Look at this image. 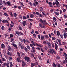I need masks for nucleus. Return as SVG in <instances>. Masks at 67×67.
Returning <instances> with one entry per match:
<instances>
[{
  "label": "nucleus",
  "mask_w": 67,
  "mask_h": 67,
  "mask_svg": "<svg viewBox=\"0 0 67 67\" xmlns=\"http://www.w3.org/2000/svg\"><path fill=\"white\" fill-rule=\"evenodd\" d=\"M50 52H49L51 53L52 54H53V53L54 54H56L57 53L56 51H55V50H54L53 49H50Z\"/></svg>",
  "instance_id": "1"
},
{
  "label": "nucleus",
  "mask_w": 67,
  "mask_h": 67,
  "mask_svg": "<svg viewBox=\"0 0 67 67\" xmlns=\"http://www.w3.org/2000/svg\"><path fill=\"white\" fill-rule=\"evenodd\" d=\"M24 58L25 60L27 62H29L31 60L30 57H26L25 56L24 57Z\"/></svg>",
  "instance_id": "2"
},
{
  "label": "nucleus",
  "mask_w": 67,
  "mask_h": 67,
  "mask_svg": "<svg viewBox=\"0 0 67 67\" xmlns=\"http://www.w3.org/2000/svg\"><path fill=\"white\" fill-rule=\"evenodd\" d=\"M26 22V21H25V20H23L22 24L23 26L25 27V26Z\"/></svg>",
  "instance_id": "3"
},
{
  "label": "nucleus",
  "mask_w": 67,
  "mask_h": 67,
  "mask_svg": "<svg viewBox=\"0 0 67 67\" xmlns=\"http://www.w3.org/2000/svg\"><path fill=\"white\" fill-rule=\"evenodd\" d=\"M22 63L23 64H22L23 67L27 65V64L24 61H22Z\"/></svg>",
  "instance_id": "4"
},
{
  "label": "nucleus",
  "mask_w": 67,
  "mask_h": 67,
  "mask_svg": "<svg viewBox=\"0 0 67 67\" xmlns=\"http://www.w3.org/2000/svg\"><path fill=\"white\" fill-rule=\"evenodd\" d=\"M32 49L33 51H32L31 52H33L35 53L36 52V48L33 47L32 48Z\"/></svg>",
  "instance_id": "5"
},
{
  "label": "nucleus",
  "mask_w": 67,
  "mask_h": 67,
  "mask_svg": "<svg viewBox=\"0 0 67 67\" xmlns=\"http://www.w3.org/2000/svg\"><path fill=\"white\" fill-rule=\"evenodd\" d=\"M6 3L9 6H11V4L10 2L8 1Z\"/></svg>",
  "instance_id": "6"
},
{
  "label": "nucleus",
  "mask_w": 67,
  "mask_h": 67,
  "mask_svg": "<svg viewBox=\"0 0 67 67\" xmlns=\"http://www.w3.org/2000/svg\"><path fill=\"white\" fill-rule=\"evenodd\" d=\"M12 45L15 48H16V49H18V46L16 45L14 43H13Z\"/></svg>",
  "instance_id": "7"
},
{
  "label": "nucleus",
  "mask_w": 67,
  "mask_h": 67,
  "mask_svg": "<svg viewBox=\"0 0 67 67\" xmlns=\"http://www.w3.org/2000/svg\"><path fill=\"white\" fill-rule=\"evenodd\" d=\"M43 20H42L41 18H40V19H39V21L40 22V23H41L42 24H44V22L43 21Z\"/></svg>",
  "instance_id": "8"
},
{
  "label": "nucleus",
  "mask_w": 67,
  "mask_h": 67,
  "mask_svg": "<svg viewBox=\"0 0 67 67\" xmlns=\"http://www.w3.org/2000/svg\"><path fill=\"white\" fill-rule=\"evenodd\" d=\"M55 50H56L57 51V49L58 48V46L57 45V44L55 43Z\"/></svg>",
  "instance_id": "9"
},
{
  "label": "nucleus",
  "mask_w": 67,
  "mask_h": 67,
  "mask_svg": "<svg viewBox=\"0 0 67 67\" xmlns=\"http://www.w3.org/2000/svg\"><path fill=\"white\" fill-rule=\"evenodd\" d=\"M8 50L9 51L11 52V51L12 49L11 48V47H10V46H8Z\"/></svg>",
  "instance_id": "10"
},
{
  "label": "nucleus",
  "mask_w": 67,
  "mask_h": 67,
  "mask_svg": "<svg viewBox=\"0 0 67 67\" xmlns=\"http://www.w3.org/2000/svg\"><path fill=\"white\" fill-rule=\"evenodd\" d=\"M30 17H31L32 18H34V15H33L32 14H30Z\"/></svg>",
  "instance_id": "11"
},
{
  "label": "nucleus",
  "mask_w": 67,
  "mask_h": 67,
  "mask_svg": "<svg viewBox=\"0 0 67 67\" xmlns=\"http://www.w3.org/2000/svg\"><path fill=\"white\" fill-rule=\"evenodd\" d=\"M63 36L65 38H66L67 37V35L66 34L64 33L63 34Z\"/></svg>",
  "instance_id": "12"
},
{
  "label": "nucleus",
  "mask_w": 67,
  "mask_h": 67,
  "mask_svg": "<svg viewBox=\"0 0 67 67\" xmlns=\"http://www.w3.org/2000/svg\"><path fill=\"white\" fill-rule=\"evenodd\" d=\"M2 48L4 49L5 48V45L3 44H2L1 46Z\"/></svg>",
  "instance_id": "13"
},
{
  "label": "nucleus",
  "mask_w": 67,
  "mask_h": 67,
  "mask_svg": "<svg viewBox=\"0 0 67 67\" xmlns=\"http://www.w3.org/2000/svg\"><path fill=\"white\" fill-rule=\"evenodd\" d=\"M57 34L58 36H59L60 35V33L59 31H57Z\"/></svg>",
  "instance_id": "14"
},
{
  "label": "nucleus",
  "mask_w": 67,
  "mask_h": 67,
  "mask_svg": "<svg viewBox=\"0 0 67 67\" xmlns=\"http://www.w3.org/2000/svg\"><path fill=\"white\" fill-rule=\"evenodd\" d=\"M40 10L41 12L43 11L44 10L43 8L42 7H40Z\"/></svg>",
  "instance_id": "15"
},
{
  "label": "nucleus",
  "mask_w": 67,
  "mask_h": 67,
  "mask_svg": "<svg viewBox=\"0 0 67 67\" xmlns=\"http://www.w3.org/2000/svg\"><path fill=\"white\" fill-rule=\"evenodd\" d=\"M7 54L8 55H10V56L11 55L10 53L8 51H7Z\"/></svg>",
  "instance_id": "16"
},
{
  "label": "nucleus",
  "mask_w": 67,
  "mask_h": 67,
  "mask_svg": "<svg viewBox=\"0 0 67 67\" xmlns=\"http://www.w3.org/2000/svg\"><path fill=\"white\" fill-rule=\"evenodd\" d=\"M18 28L19 30H22V28L21 26H19L18 27Z\"/></svg>",
  "instance_id": "17"
},
{
  "label": "nucleus",
  "mask_w": 67,
  "mask_h": 67,
  "mask_svg": "<svg viewBox=\"0 0 67 67\" xmlns=\"http://www.w3.org/2000/svg\"><path fill=\"white\" fill-rule=\"evenodd\" d=\"M47 44H48V47H51V44L49 42Z\"/></svg>",
  "instance_id": "18"
},
{
  "label": "nucleus",
  "mask_w": 67,
  "mask_h": 67,
  "mask_svg": "<svg viewBox=\"0 0 67 67\" xmlns=\"http://www.w3.org/2000/svg\"><path fill=\"white\" fill-rule=\"evenodd\" d=\"M16 61L18 62H20V60L18 57L16 59Z\"/></svg>",
  "instance_id": "19"
},
{
  "label": "nucleus",
  "mask_w": 67,
  "mask_h": 67,
  "mask_svg": "<svg viewBox=\"0 0 67 67\" xmlns=\"http://www.w3.org/2000/svg\"><path fill=\"white\" fill-rule=\"evenodd\" d=\"M55 2L58 4H59V2L58 1V0H55Z\"/></svg>",
  "instance_id": "20"
},
{
  "label": "nucleus",
  "mask_w": 67,
  "mask_h": 67,
  "mask_svg": "<svg viewBox=\"0 0 67 67\" xmlns=\"http://www.w3.org/2000/svg\"><path fill=\"white\" fill-rule=\"evenodd\" d=\"M24 50L26 52H28V49L26 47L24 48Z\"/></svg>",
  "instance_id": "21"
},
{
  "label": "nucleus",
  "mask_w": 67,
  "mask_h": 67,
  "mask_svg": "<svg viewBox=\"0 0 67 67\" xmlns=\"http://www.w3.org/2000/svg\"><path fill=\"white\" fill-rule=\"evenodd\" d=\"M42 15H43V16H44L45 17L47 16H46V14H44V13H43V12H42Z\"/></svg>",
  "instance_id": "22"
},
{
  "label": "nucleus",
  "mask_w": 67,
  "mask_h": 67,
  "mask_svg": "<svg viewBox=\"0 0 67 67\" xmlns=\"http://www.w3.org/2000/svg\"><path fill=\"white\" fill-rule=\"evenodd\" d=\"M63 55L65 57H67V54L66 53H64L63 54Z\"/></svg>",
  "instance_id": "23"
},
{
  "label": "nucleus",
  "mask_w": 67,
  "mask_h": 67,
  "mask_svg": "<svg viewBox=\"0 0 67 67\" xmlns=\"http://www.w3.org/2000/svg\"><path fill=\"white\" fill-rule=\"evenodd\" d=\"M3 4H4V5H6L7 4V3H5V1H3Z\"/></svg>",
  "instance_id": "24"
},
{
  "label": "nucleus",
  "mask_w": 67,
  "mask_h": 67,
  "mask_svg": "<svg viewBox=\"0 0 67 67\" xmlns=\"http://www.w3.org/2000/svg\"><path fill=\"white\" fill-rule=\"evenodd\" d=\"M23 19L26 20L27 19V17L25 16H23Z\"/></svg>",
  "instance_id": "25"
},
{
  "label": "nucleus",
  "mask_w": 67,
  "mask_h": 67,
  "mask_svg": "<svg viewBox=\"0 0 67 67\" xmlns=\"http://www.w3.org/2000/svg\"><path fill=\"white\" fill-rule=\"evenodd\" d=\"M31 41V43L34 46H36V44H35V43H34V42L32 41Z\"/></svg>",
  "instance_id": "26"
},
{
  "label": "nucleus",
  "mask_w": 67,
  "mask_h": 67,
  "mask_svg": "<svg viewBox=\"0 0 67 67\" xmlns=\"http://www.w3.org/2000/svg\"><path fill=\"white\" fill-rule=\"evenodd\" d=\"M48 4L49 5H52L53 4V3L51 2H48Z\"/></svg>",
  "instance_id": "27"
},
{
  "label": "nucleus",
  "mask_w": 67,
  "mask_h": 67,
  "mask_svg": "<svg viewBox=\"0 0 67 67\" xmlns=\"http://www.w3.org/2000/svg\"><path fill=\"white\" fill-rule=\"evenodd\" d=\"M44 38V36H41V40H43Z\"/></svg>",
  "instance_id": "28"
},
{
  "label": "nucleus",
  "mask_w": 67,
  "mask_h": 67,
  "mask_svg": "<svg viewBox=\"0 0 67 67\" xmlns=\"http://www.w3.org/2000/svg\"><path fill=\"white\" fill-rule=\"evenodd\" d=\"M35 45H36L38 47H42V46L40 45H39L38 44L36 43Z\"/></svg>",
  "instance_id": "29"
},
{
  "label": "nucleus",
  "mask_w": 67,
  "mask_h": 67,
  "mask_svg": "<svg viewBox=\"0 0 67 67\" xmlns=\"http://www.w3.org/2000/svg\"><path fill=\"white\" fill-rule=\"evenodd\" d=\"M10 67H12L13 66V65L12 63V62H10Z\"/></svg>",
  "instance_id": "30"
},
{
  "label": "nucleus",
  "mask_w": 67,
  "mask_h": 67,
  "mask_svg": "<svg viewBox=\"0 0 67 67\" xmlns=\"http://www.w3.org/2000/svg\"><path fill=\"white\" fill-rule=\"evenodd\" d=\"M21 49L22 50L24 48V46L23 45H22L21 46Z\"/></svg>",
  "instance_id": "31"
},
{
  "label": "nucleus",
  "mask_w": 67,
  "mask_h": 67,
  "mask_svg": "<svg viewBox=\"0 0 67 67\" xmlns=\"http://www.w3.org/2000/svg\"><path fill=\"white\" fill-rule=\"evenodd\" d=\"M34 65H35L34 64V63H31V67H33Z\"/></svg>",
  "instance_id": "32"
},
{
  "label": "nucleus",
  "mask_w": 67,
  "mask_h": 67,
  "mask_svg": "<svg viewBox=\"0 0 67 67\" xmlns=\"http://www.w3.org/2000/svg\"><path fill=\"white\" fill-rule=\"evenodd\" d=\"M4 29V26H2L1 27V29L2 30H3Z\"/></svg>",
  "instance_id": "33"
},
{
  "label": "nucleus",
  "mask_w": 67,
  "mask_h": 67,
  "mask_svg": "<svg viewBox=\"0 0 67 67\" xmlns=\"http://www.w3.org/2000/svg\"><path fill=\"white\" fill-rule=\"evenodd\" d=\"M36 14L39 16V15H40V13H39V12H36Z\"/></svg>",
  "instance_id": "34"
},
{
  "label": "nucleus",
  "mask_w": 67,
  "mask_h": 67,
  "mask_svg": "<svg viewBox=\"0 0 67 67\" xmlns=\"http://www.w3.org/2000/svg\"><path fill=\"white\" fill-rule=\"evenodd\" d=\"M55 15H57V16H59V14L58 13H57V12H55Z\"/></svg>",
  "instance_id": "35"
},
{
  "label": "nucleus",
  "mask_w": 67,
  "mask_h": 67,
  "mask_svg": "<svg viewBox=\"0 0 67 67\" xmlns=\"http://www.w3.org/2000/svg\"><path fill=\"white\" fill-rule=\"evenodd\" d=\"M60 38H61L62 39H63V35H60Z\"/></svg>",
  "instance_id": "36"
},
{
  "label": "nucleus",
  "mask_w": 67,
  "mask_h": 67,
  "mask_svg": "<svg viewBox=\"0 0 67 67\" xmlns=\"http://www.w3.org/2000/svg\"><path fill=\"white\" fill-rule=\"evenodd\" d=\"M52 39L53 40H55L56 39V38L55 37H53L52 38Z\"/></svg>",
  "instance_id": "37"
},
{
  "label": "nucleus",
  "mask_w": 67,
  "mask_h": 67,
  "mask_svg": "<svg viewBox=\"0 0 67 67\" xmlns=\"http://www.w3.org/2000/svg\"><path fill=\"white\" fill-rule=\"evenodd\" d=\"M19 39H20V41H21V42H22V43L23 42V40L21 38H20Z\"/></svg>",
  "instance_id": "38"
},
{
  "label": "nucleus",
  "mask_w": 67,
  "mask_h": 67,
  "mask_svg": "<svg viewBox=\"0 0 67 67\" xmlns=\"http://www.w3.org/2000/svg\"><path fill=\"white\" fill-rule=\"evenodd\" d=\"M39 26H40L41 28H42L43 26L41 25V24H39Z\"/></svg>",
  "instance_id": "39"
},
{
  "label": "nucleus",
  "mask_w": 67,
  "mask_h": 67,
  "mask_svg": "<svg viewBox=\"0 0 67 67\" xmlns=\"http://www.w3.org/2000/svg\"><path fill=\"white\" fill-rule=\"evenodd\" d=\"M15 33H16V34L18 35H19V31H15Z\"/></svg>",
  "instance_id": "40"
},
{
  "label": "nucleus",
  "mask_w": 67,
  "mask_h": 67,
  "mask_svg": "<svg viewBox=\"0 0 67 67\" xmlns=\"http://www.w3.org/2000/svg\"><path fill=\"white\" fill-rule=\"evenodd\" d=\"M53 20L55 21L57 20V19L56 18H55V17H53Z\"/></svg>",
  "instance_id": "41"
},
{
  "label": "nucleus",
  "mask_w": 67,
  "mask_h": 67,
  "mask_svg": "<svg viewBox=\"0 0 67 67\" xmlns=\"http://www.w3.org/2000/svg\"><path fill=\"white\" fill-rule=\"evenodd\" d=\"M34 65H38V63L37 62L35 63H34Z\"/></svg>",
  "instance_id": "42"
},
{
  "label": "nucleus",
  "mask_w": 67,
  "mask_h": 67,
  "mask_svg": "<svg viewBox=\"0 0 67 67\" xmlns=\"http://www.w3.org/2000/svg\"><path fill=\"white\" fill-rule=\"evenodd\" d=\"M14 40L13 39H11V41L12 43H14Z\"/></svg>",
  "instance_id": "43"
},
{
  "label": "nucleus",
  "mask_w": 67,
  "mask_h": 67,
  "mask_svg": "<svg viewBox=\"0 0 67 67\" xmlns=\"http://www.w3.org/2000/svg\"><path fill=\"white\" fill-rule=\"evenodd\" d=\"M43 15H42V14H40V15H39V17H41V18H42L43 17Z\"/></svg>",
  "instance_id": "44"
},
{
  "label": "nucleus",
  "mask_w": 67,
  "mask_h": 67,
  "mask_svg": "<svg viewBox=\"0 0 67 67\" xmlns=\"http://www.w3.org/2000/svg\"><path fill=\"white\" fill-rule=\"evenodd\" d=\"M23 35V33L19 32V35Z\"/></svg>",
  "instance_id": "45"
},
{
  "label": "nucleus",
  "mask_w": 67,
  "mask_h": 67,
  "mask_svg": "<svg viewBox=\"0 0 67 67\" xmlns=\"http://www.w3.org/2000/svg\"><path fill=\"white\" fill-rule=\"evenodd\" d=\"M64 18H67V16L66 15H64Z\"/></svg>",
  "instance_id": "46"
},
{
  "label": "nucleus",
  "mask_w": 67,
  "mask_h": 67,
  "mask_svg": "<svg viewBox=\"0 0 67 67\" xmlns=\"http://www.w3.org/2000/svg\"><path fill=\"white\" fill-rule=\"evenodd\" d=\"M35 33H36V34H39V33L38 32V31H36V30L35 31Z\"/></svg>",
  "instance_id": "47"
},
{
  "label": "nucleus",
  "mask_w": 67,
  "mask_h": 67,
  "mask_svg": "<svg viewBox=\"0 0 67 67\" xmlns=\"http://www.w3.org/2000/svg\"><path fill=\"white\" fill-rule=\"evenodd\" d=\"M9 59L10 61H11L12 60L13 58H12V57H10L9 58Z\"/></svg>",
  "instance_id": "48"
},
{
  "label": "nucleus",
  "mask_w": 67,
  "mask_h": 67,
  "mask_svg": "<svg viewBox=\"0 0 67 67\" xmlns=\"http://www.w3.org/2000/svg\"><path fill=\"white\" fill-rule=\"evenodd\" d=\"M38 58H39V59H40V60H42L41 58V57L39 56V57H38Z\"/></svg>",
  "instance_id": "49"
},
{
  "label": "nucleus",
  "mask_w": 67,
  "mask_h": 67,
  "mask_svg": "<svg viewBox=\"0 0 67 67\" xmlns=\"http://www.w3.org/2000/svg\"><path fill=\"white\" fill-rule=\"evenodd\" d=\"M29 4L31 6L32 5V3L31 2H29Z\"/></svg>",
  "instance_id": "50"
},
{
  "label": "nucleus",
  "mask_w": 67,
  "mask_h": 67,
  "mask_svg": "<svg viewBox=\"0 0 67 67\" xmlns=\"http://www.w3.org/2000/svg\"><path fill=\"white\" fill-rule=\"evenodd\" d=\"M27 48L29 49H31L30 47L28 46H27Z\"/></svg>",
  "instance_id": "51"
},
{
  "label": "nucleus",
  "mask_w": 67,
  "mask_h": 67,
  "mask_svg": "<svg viewBox=\"0 0 67 67\" xmlns=\"http://www.w3.org/2000/svg\"><path fill=\"white\" fill-rule=\"evenodd\" d=\"M14 16L15 17H16L17 16V14H16V13H14Z\"/></svg>",
  "instance_id": "52"
},
{
  "label": "nucleus",
  "mask_w": 67,
  "mask_h": 67,
  "mask_svg": "<svg viewBox=\"0 0 67 67\" xmlns=\"http://www.w3.org/2000/svg\"><path fill=\"white\" fill-rule=\"evenodd\" d=\"M2 60L3 61H4V62L5 61V59L4 58H2Z\"/></svg>",
  "instance_id": "53"
},
{
  "label": "nucleus",
  "mask_w": 67,
  "mask_h": 67,
  "mask_svg": "<svg viewBox=\"0 0 67 67\" xmlns=\"http://www.w3.org/2000/svg\"><path fill=\"white\" fill-rule=\"evenodd\" d=\"M10 15L12 16V17H13V14L12 13V12H10Z\"/></svg>",
  "instance_id": "54"
},
{
  "label": "nucleus",
  "mask_w": 67,
  "mask_h": 67,
  "mask_svg": "<svg viewBox=\"0 0 67 67\" xmlns=\"http://www.w3.org/2000/svg\"><path fill=\"white\" fill-rule=\"evenodd\" d=\"M4 36L5 37H8V35H7L6 34H4Z\"/></svg>",
  "instance_id": "55"
},
{
  "label": "nucleus",
  "mask_w": 67,
  "mask_h": 67,
  "mask_svg": "<svg viewBox=\"0 0 67 67\" xmlns=\"http://www.w3.org/2000/svg\"><path fill=\"white\" fill-rule=\"evenodd\" d=\"M44 36H45V37H46L48 38V35H45Z\"/></svg>",
  "instance_id": "56"
},
{
  "label": "nucleus",
  "mask_w": 67,
  "mask_h": 67,
  "mask_svg": "<svg viewBox=\"0 0 67 67\" xmlns=\"http://www.w3.org/2000/svg\"><path fill=\"white\" fill-rule=\"evenodd\" d=\"M33 36L35 38L36 37V35L35 34H34L33 35Z\"/></svg>",
  "instance_id": "57"
},
{
  "label": "nucleus",
  "mask_w": 67,
  "mask_h": 67,
  "mask_svg": "<svg viewBox=\"0 0 67 67\" xmlns=\"http://www.w3.org/2000/svg\"><path fill=\"white\" fill-rule=\"evenodd\" d=\"M34 32V30H32V31L31 33V34L32 35L33 34Z\"/></svg>",
  "instance_id": "58"
},
{
  "label": "nucleus",
  "mask_w": 67,
  "mask_h": 67,
  "mask_svg": "<svg viewBox=\"0 0 67 67\" xmlns=\"http://www.w3.org/2000/svg\"><path fill=\"white\" fill-rule=\"evenodd\" d=\"M7 67H9V63H7V64L6 65Z\"/></svg>",
  "instance_id": "59"
},
{
  "label": "nucleus",
  "mask_w": 67,
  "mask_h": 67,
  "mask_svg": "<svg viewBox=\"0 0 67 67\" xmlns=\"http://www.w3.org/2000/svg\"><path fill=\"white\" fill-rule=\"evenodd\" d=\"M17 54L19 56L20 55V53L18 52H17Z\"/></svg>",
  "instance_id": "60"
},
{
  "label": "nucleus",
  "mask_w": 67,
  "mask_h": 67,
  "mask_svg": "<svg viewBox=\"0 0 67 67\" xmlns=\"http://www.w3.org/2000/svg\"><path fill=\"white\" fill-rule=\"evenodd\" d=\"M7 65V64L6 63H4L3 64V65L4 66H6V65Z\"/></svg>",
  "instance_id": "61"
},
{
  "label": "nucleus",
  "mask_w": 67,
  "mask_h": 67,
  "mask_svg": "<svg viewBox=\"0 0 67 67\" xmlns=\"http://www.w3.org/2000/svg\"><path fill=\"white\" fill-rule=\"evenodd\" d=\"M60 57H58V56H57V59H60Z\"/></svg>",
  "instance_id": "62"
},
{
  "label": "nucleus",
  "mask_w": 67,
  "mask_h": 67,
  "mask_svg": "<svg viewBox=\"0 0 67 67\" xmlns=\"http://www.w3.org/2000/svg\"><path fill=\"white\" fill-rule=\"evenodd\" d=\"M54 44H52V47L54 48Z\"/></svg>",
  "instance_id": "63"
},
{
  "label": "nucleus",
  "mask_w": 67,
  "mask_h": 67,
  "mask_svg": "<svg viewBox=\"0 0 67 67\" xmlns=\"http://www.w3.org/2000/svg\"><path fill=\"white\" fill-rule=\"evenodd\" d=\"M13 35L12 34H10V37H13Z\"/></svg>",
  "instance_id": "64"
}]
</instances>
